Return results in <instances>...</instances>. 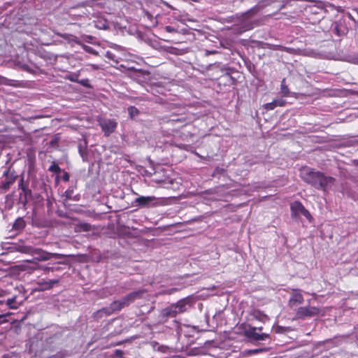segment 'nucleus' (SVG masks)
I'll return each instance as SVG.
<instances>
[{
  "instance_id": "f257e3e1",
  "label": "nucleus",
  "mask_w": 358,
  "mask_h": 358,
  "mask_svg": "<svg viewBox=\"0 0 358 358\" xmlns=\"http://www.w3.org/2000/svg\"><path fill=\"white\" fill-rule=\"evenodd\" d=\"M300 176L304 182L317 189L326 190L335 182L333 177L325 176L323 173L310 167H303L300 171Z\"/></svg>"
},
{
  "instance_id": "f03ea898",
  "label": "nucleus",
  "mask_w": 358,
  "mask_h": 358,
  "mask_svg": "<svg viewBox=\"0 0 358 358\" xmlns=\"http://www.w3.org/2000/svg\"><path fill=\"white\" fill-rule=\"evenodd\" d=\"M258 11L259 8L255 6L243 13L238 18V22L231 27L232 32L235 34L240 35L255 27L260 26L262 24V20L261 19L253 18Z\"/></svg>"
},
{
  "instance_id": "7ed1b4c3",
  "label": "nucleus",
  "mask_w": 358,
  "mask_h": 358,
  "mask_svg": "<svg viewBox=\"0 0 358 358\" xmlns=\"http://www.w3.org/2000/svg\"><path fill=\"white\" fill-rule=\"evenodd\" d=\"M258 11L259 8L255 6L243 13L238 18V22L231 27L232 32L235 34L240 35L255 27L260 26L262 24V20L261 19L253 18Z\"/></svg>"
},
{
  "instance_id": "20e7f679",
  "label": "nucleus",
  "mask_w": 358,
  "mask_h": 358,
  "mask_svg": "<svg viewBox=\"0 0 358 358\" xmlns=\"http://www.w3.org/2000/svg\"><path fill=\"white\" fill-rule=\"evenodd\" d=\"M17 250L22 253L36 255L35 259L38 261H47L52 258L59 259L64 257L62 254L48 252L41 248H35L32 246L24 245H18Z\"/></svg>"
},
{
  "instance_id": "39448f33",
  "label": "nucleus",
  "mask_w": 358,
  "mask_h": 358,
  "mask_svg": "<svg viewBox=\"0 0 358 358\" xmlns=\"http://www.w3.org/2000/svg\"><path fill=\"white\" fill-rule=\"evenodd\" d=\"M244 336L251 342L265 341L269 338V334L257 332V328L248 325L243 329Z\"/></svg>"
},
{
  "instance_id": "423d86ee",
  "label": "nucleus",
  "mask_w": 358,
  "mask_h": 358,
  "mask_svg": "<svg viewBox=\"0 0 358 358\" xmlns=\"http://www.w3.org/2000/svg\"><path fill=\"white\" fill-rule=\"evenodd\" d=\"M129 71V76L138 83L143 84L150 80V73L148 71L136 69L135 68H130Z\"/></svg>"
},
{
  "instance_id": "0eeeda50",
  "label": "nucleus",
  "mask_w": 358,
  "mask_h": 358,
  "mask_svg": "<svg viewBox=\"0 0 358 358\" xmlns=\"http://www.w3.org/2000/svg\"><path fill=\"white\" fill-rule=\"evenodd\" d=\"M320 313V308L315 306H303L298 308L296 317L298 319L304 320L306 317H312Z\"/></svg>"
},
{
  "instance_id": "6e6552de",
  "label": "nucleus",
  "mask_w": 358,
  "mask_h": 358,
  "mask_svg": "<svg viewBox=\"0 0 358 358\" xmlns=\"http://www.w3.org/2000/svg\"><path fill=\"white\" fill-rule=\"evenodd\" d=\"M17 176L9 171H5L3 177L0 178V189L4 191L8 190L10 185L16 180Z\"/></svg>"
},
{
  "instance_id": "1a4fd4ad",
  "label": "nucleus",
  "mask_w": 358,
  "mask_h": 358,
  "mask_svg": "<svg viewBox=\"0 0 358 358\" xmlns=\"http://www.w3.org/2000/svg\"><path fill=\"white\" fill-rule=\"evenodd\" d=\"M146 292L144 289H138L127 294L121 299L124 307L129 306L131 303L134 302L136 299H142L143 294Z\"/></svg>"
},
{
  "instance_id": "9d476101",
  "label": "nucleus",
  "mask_w": 358,
  "mask_h": 358,
  "mask_svg": "<svg viewBox=\"0 0 358 358\" xmlns=\"http://www.w3.org/2000/svg\"><path fill=\"white\" fill-rule=\"evenodd\" d=\"M291 210L292 215H302L307 219L311 218V215L309 211L305 208L303 205L300 201H295L291 205Z\"/></svg>"
},
{
  "instance_id": "9b49d317",
  "label": "nucleus",
  "mask_w": 358,
  "mask_h": 358,
  "mask_svg": "<svg viewBox=\"0 0 358 358\" xmlns=\"http://www.w3.org/2000/svg\"><path fill=\"white\" fill-rule=\"evenodd\" d=\"M18 186L22 190L20 196V201L24 206L28 201V198L31 196V190L24 183L23 178H20Z\"/></svg>"
},
{
  "instance_id": "f8f14e48",
  "label": "nucleus",
  "mask_w": 358,
  "mask_h": 358,
  "mask_svg": "<svg viewBox=\"0 0 358 358\" xmlns=\"http://www.w3.org/2000/svg\"><path fill=\"white\" fill-rule=\"evenodd\" d=\"M99 124L106 136L114 132L117 127V122L114 120H103L100 122Z\"/></svg>"
},
{
  "instance_id": "ddd939ff",
  "label": "nucleus",
  "mask_w": 358,
  "mask_h": 358,
  "mask_svg": "<svg viewBox=\"0 0 358 358\" xmlns=\"http://www.w3.org/2000/svg\"><path fill=\"white\" fill-rule=\"evenodd\" d=\"M194 303V299L191 296H187L184 299L179 300L177 303H174L178 313H182L187 310V306L190 307Z\"/></svg>"
},
{
  "instance_id": "4468645a",
  "label": "nucleus",
  "mask_w": 358,
  "mask_h": 358,
  "mask_svg": "<svg viewBox=\"0 0 358 358\" xmlns=\"http://www.w3.org/2000/svg\"><path fill=\"white\" fill-rule=\"evenodd\" d=\"M156 200L153 196H140L134 200L135 206L140 208H149L152 206V202Z\"/></svg>"
},
{
  "instance_id": "2eb2a0df",
  "label": "nucleus",
  "mask_w": 358,
  "mask_h": 358,
  "mask_svg": "<svg viewBox=\"0 0 358 358\" xmlns=\"http://www.w3.org/2000/svg\"><path fill=\"white\" fill-rule=\"evenodd\" d=\"M179 314L174 303L163 308L160 313V317L162 319L172 318L176 317Z\"/></svg>"
},
{
  "instance_id": "dca6fc26",
  "label": "nucleus",
  "mask_w": 358,
  "mask_h": 358,
  "mask_svg": "<svg viewBox=\"0 0 358 358\" xmlns=\"http://www.w3.org/2000/svg\"><path fill=\"white\" fill-rule=\"evenodd\" d=\"M303 297L302 294L300 293V290L294 289L289 301V303L290 306H294L296 304L302 303L303 302Z\"/></svg>"
},
{
  "instance_id": "f3484780",
  "label": "nucleus",
  "mask_w": 358,
  "mask_h": 358,
  "mask_svg": "<svg viewBox=\"0 0 358 358\" xmlns=\"http://www.w3.org/2000/svg\"><path fill=\"white\" fill-rule=\"evenodd\" d=\"M266 45L268 48L272 49V50H280L285 51V52H287L290 54H295L296 52V50L292 48H287V47H284V46H282L280 45H273V44H270V43H266Z\"/></svg>"
},
{
  "instance_id": "a211bd4d",
  "label": "nucleus",
  "mask_w": 358,
  "mask_h": 358,
  "mask_svg": "<svg viewBox=\"0 0 358 358\" xmlns=\"http://www.w3.org/2000/svg\"><path fill=\"white\" fill-rule=\"evenodd\" d=\"M286 103V101L284 99H275L271 103H268L265 105L266 110H273L277 106H283Z\"/></svg>"
},
{
  "instance_id": "6ab92c4d",
  "label": "nucleus",
  "mask_w": 358,
  "mask_h": 358,
  "mask_svg": "<svg viewBox=\"0 0 358 358\" xmlns=\"http://www.w3.org/2000/svg\"><path fill=\"white\" fill-rule=\"evenodd\" d=\"M110 308L113 313L120 311L122 308H125L122 300H116L110 304Z\"/></svg>"
},
{
  "instance_id": "aec40b11",
  "label": "nucleus",
  "mask_w": 358,
  "mask_h": 358,
  "mask_svg": "<svg viewBox=\"0 0 358 358\" xmlns=\"http://www.w3.org/2000/svg\"><path fill=\"white\" fill-rule=\"evenodd\" d=\"M252 315L256 320H258L263 322L268 320V316L259 310H254Z\"/></svg>"
},
{
  "instance_id": "412c9836",
  "label": "nucleus",
  "mask_w": 358,
  "mask_h": 358,
  "mask_svg": "<svg viewBox=\"0 0 358 358\" xmlns=\"http://www.w3.org/2000/svg\"><path fill=\"white\" fill-rule=\"evenodd\" d=\"M26 226L25 222L22 217H18L15 221L13 228L15 230H22Z\"/></svg>"
},
{
  "instance_id": "4be33fe9",
  "label": "nucleus",
  "mask_w": 358,
  "mask_h": 358,
  "mask_svg": "<svg viewBox=\"0 0 358 358\" xmlns=\"http://www.w3.org/2000/svg\"><path fill=\"white\" fill-rule=\"evenodd\" d=\"M59 37L64 38V40L69 41H74L77 42V37L74 36L69 34H61V33H57L56 34Z\"/></svg>"
},
{
  "instance_id": "5701e85b",
  "label": "nucleus",
  "mask_w": 358,
  "mask_h": 358,
  "mask_svg": "<svg viewBox=\"0 0 358 358\" xmlns=\"http://www.w3.org/2000/svg\"><path fill=\"white\" fill-rule=\"evenodd\" d=\"M127 110H128V113H129V117L131 119L134 118L139 114L138 109L137 108H136L135 106H129Z\"/></svg>"
},
{
  "instance_id": "b1692460",
  "label": "nucleus",
  "mask_w": 358,
  "mask_h": 358,
  "mask_svg": "<svg viewBox=\"0 0 358 358\" xmlns=\"http://www.w3.org/2000/svg\"><path fill=\"white\" fill-rule=\"evenodd\" d=\"M280 91L285 96H287L289 94V88L285 83V79H282L281 81Z\"/></svg>"
},
{
  "instance_id": "393cba45",
  "label": "nucleus",
  "mask_w": 358,
  "mask_h": 358,
  "mask_svg": "<svg viewBox=\"0 0 358 358\" xmlns=\"http://www.w3.org/2000/svg\"><path fill=\"white\" fill-rule=\"evenodd\" d=\"M48 171L50 172H52V173H57V174L60 173L62 171L61 168L59 166V165L55 162H53L52 163V164L50 166V167L48 169Z\"/></svg>"
},
{
  "instance_id": "a878e982",
  "label": "nucleus",
  "mask_w": 358,
  "mask_h": 358,
  "mask_svg": "<svg viewBox=\"0 0 358 358\" xmlns=\"http://www.w3.org/2000/svg\"><path fill=\"white\" fill-rule=\"evenodd\" d=\"M78 148L79 154L80 155V156L82 157H84V154L85 152L86 148H87V142L85 141L83 144V143H79L78 145Z\"/></svg>"
},
{
  "instance_id": "bb28decb",
  "label": "nucleus",
  "mask_w": 358,
  "mask_h": 358,
  "mask_svg": "<svg viewBox=\"0 0 358 358\" xmlns=\"http://www.w3.org/2000/svg\"><path fill=\"white\" fill-rule=\"evenodd\" d=\"M95 27L99 29L106 30L109 29V26L106 22H98L96 23Z\"/></svg>"
},
{
  "instance_id": "cd10ccee",
  "label": "nucleus",
  "mask_w": 358,
  "mask_h": 358,
  "mask_svg": "<svg viewBox=\"0 0 358 358\" xmlns=\"http://www.w3.org/2000/svg\"><path fill=\"white\" fill-rule=\"evenodd\" d=\"M180 289L173 287L171 289H163L159 292V294H172L173 293L179 291Z\"/></svg>"
},
{
  "instance_id": "c85d7f7f",
  "label": "nucleus",
  "mask_w": 358,
  "mask_h": 358,
  "mask_svg": "<svg viewBox=\"0 0 358 358\" xmlns=\"http://www.w3.org/2000/svg\"><path fill=\"white\" fill-rule=\"evenodd\" d=\"M288 329H289V328H287V327H281V326H278V325L273 328L274 331L277 334L285 333L287 331Z\"/></svg>"
},
{
  "instance_id": "c756f323",
  "label": "nucleus",
  "mask_w": 358,
  "mask_h": 358,
  "mask_svg": "<svg viewBox=\"0 0 358 358\" xmlns=\"http://www.w3.org/2000/svg\"><path fill=\"white\" fill-rule=\"evenodd\" d=\"M105 57L110 60H112L115 62V64H118V60L116 59L115 55L110 51H107L105 54Z\"/></svg>"
},
{
  "instance_id": "7c9ffc66",
  "label": "nucleus",
  "mask_w": 358,
  "mask_h": 358,
  "mask_svg": "<svg viewBox=\"0 0 358 358\" xmlns=\"http://www.w3.org/2000/svg\"><path fill=\"white\" fill-rule=\"evenodd\" d=\"M66 78L71 82L78 83V75L71 73L66 76Z\"/></svg>"
},
{
  "instance_id": "2f4dec72",
  "label": "nucleus",
  "mask_w": 358,
  "mask_h": 358,
  "mask_svg": "<svg viewBox=\"0 0 358 358\" xmlns=\"http://www.w3.org/2000/svg\"><path fill=\"white\" fill-rule=\"evenodd\" d=\"M103 316H105V315L102 313L101 309L98 310L97 311L94 313L92 315V317L94 320H99L101 318H102Z\"/></svg>"
},
{
  "instance_id": "473e14b6",
  "label": "nucleus",
  "mask_w": 358,
  "mask_h": 358,
  "mask_svg": "<svg viewBox=\"0 0 358 358\" xmlns=\"http://www.w3.org/2000/svg\"><path fill=\"white\" fill-rule=\"evenodd\" d=\"M59 282L58 280H50L45 283L44 289H50L52 286Z\"/></svg>"
},
{
  "instance_id": "72a5a7b5",
  "label": "nucleus",
  "mask_w": 358,
  "mask_h": 358,
  "mask_svg": "<svg viewBox=\"0 0 358 358\" xmlns=\"http://www.w3.org/2000/svg\"><path fill=\"white\" fill-rule=\"evenodd\" d=\"M101 310L105 316H109L113 314L110 306L104 307L101 308Z\"/></svg>"
},
{
  "instance_id": "f704fd0d",
  "label": "nucleus",
  "mask_w": 358,
  "mask_h": 358,
  "mask_svg": "<svg viewBox=\"0 0 358 358\" xmlns=\"http://www.w3.org/2000/svg\"><path fill=\"white\" fill-rule=\"evenodd\" d=\"M73 189H69L66 190L64 193V196L66 197V199H71L73 197Z\"/></svg>"
},
{
  "instance_id": "c9c22d12",
  "label": "nucleus",
  "mask_w": 358,
  "mask_h": 358,
  "mask_svg": "<svg viewBox=\"0 0 358 358\" xmlns=\"http://www.w3.org/2000/svg\"><path fill=\"white\" fill-rule=\"evenodd\" d=\"M78 83H80L83 86L88 87V88H91L92 87L91 85L90 84V80L88 79H87V78L86 79L79 80H78Z\"/></svg>"
},
{
  "instance_id": "e433bc0d",
  "label": "nucleus",
  "mask_w": 358,
  "mask_h": 358,
  "mask_svg": "<svg viewBox=\"0 0 358 358\" xmlns=\"http://www.w3.org/2000/svg\"><path fill=\"white\" fill-rule=\"evenodd\" d=\"M124 355V352L119 349H117L113 352V357L115 358H123V355Z\"/></svg>"
},
{
  "instance_id": "4c0bfd02",
  "label": "nucleus",
  "mask_w": 358,
  "mask_h": 358,
  "mask_svg": "<svg viewBox=\"0 0 358 358\" xmlns=\"http://www.w3.org/2000/svg\"><path fill=\"white\" fill-rule=\"evenodd\" d=\"M83 49L87 52H89V53H91L92 55H97V52L93 49L92 47L90 46H88V45H83Z\"/></svg>"
},
{
  "instance_id": "58836bf2",
  "label": "nucleus",
  "mask_w": 358,
  "mask_h": 358,
  "mask_svg": "<svg viewBox=\"0 0 358 358\" xmlns=\"http://www.w3.org/2000/svg\"><path fill=\"white\" fill-rule=\"evenodd\" d=\"M80 228L84 231H89L92 230V226L90 224H88V223H82V224H80Z\"/></svg>"
},
{
  "instance_id": "ea45409f",
  "label": "nucleus",
  "mask_w": 358,
  "mask_h": 358,
  "mask_svg": "<svg viewBox=\"0 0 358 358\" xmlns=\"http://www.w3.org/2000/svg\"><path fill=\"white\" fill-rule=\"evenodd\" d=\"M41 269H42L43 271L46 272V273L49 272V271H55V268L53 266H41Z\"/></svg>"
},
{
  "instance_id": "a19ab883",
  "label": "nucleus",
  "mask_w": 358,
  "mask_h": 358,
  "mask_svg": "<svg viewBox=\"0 0 358 358\" xmlns=\"http://www.w3.org/2000/svg\"><path fill=\"white\" fill-rule=\"evenodd\" d=\"M165 30L169 33H174V32L177 31L176 29L173 27H171V26H166Z\"/></svg>"
},
{
  "instance_id": "79ce46f5",
  "label": "nucleus",
  "mask_w": 358,
  "mask_h": 358,
  "mask_svg": "<svg viewBox=\"0 0 358 358\" xmlns=\"http://www.w3.org/2000/svg\"><path fill=\"white\" fill-rule=\"evenodd\" d=\"M69 173L66 172V171H63V176H62V180L65 182H68L69 180Z\"/></svg>"
},
{
  "instance_id": "37998d69",
  "label": "nucleus",
  "mask_w": 358,
  "mask_h": 358,
  "mask_svg": "<svg viewBox=\"0 0 358 358\" xmlns=\"http://www.w3.org/2000/svg\"><path fill=\"white\" fill-rule=\"evenodd\" d=\"M14 301H15V298L8 299L7 300V304L8 306H10V307L12 308H16L15 306L12 305V303L14 302Z\"/></svg>"
},
{
  "instance_id": "c03bdc74",
  "label": "nucleus",
  "mask_w": 358,
  "mask_h": 358,
  "mask_svg": "<svg viewBox=\"0 0 358 358\" xmlns=\"http://www.w3.org/2000/svg\"><path fill=\"white\" fill-rule=\"evenodd\" d=\"M58 140H59V138H58L57 137H55V138H53L50 141V144L51 145H56V144L57 143Z\"/></svg>"
},
{
  "instance_id": "a18cd8bd",
  "label": "nucleus",
  "mask_w": 358,
  "mask_h": 358,
  "mask_svg": "<svg viewBox=\"0 0 358 358\" xmlns=\"http://www.w3.org/2000/svg\"><path fill=\"white\" fill-rule=\"evenodd\" d=\"M334 31L338 35V36H340L341 35V33H340V31H339V29H338V24H336L335 25V27L334 29Z\"/></svg>"
},
{
  "instance_id": "49530a36",
  "label": "nucleus",
  "mask_w": 358,
  "mask_h": 358,
  "mask_svg": "<svg viewBox=\"0 0 358 358\" xmlns=\"http://www.w3.org/2000/svg\"><path fill=\"white\" fill-rule=\"evenodd\" d=\"M7 79L3 76H0V85L1 84H6Z\"/></svg>"
},
{
  "instance_id": "de8ad7c7",
  "label": "nucleus",
  "mask_w": 358,
  "mask_h": 358,
  "mask_svg": "<svg viewBox=\"0 0 358 358\" xmlns=\"http://www.w3.org/2000/svg\"><path fill=\"white\" fill-rule=\"evenodd\" d=\"M22 69L27 71H29V72L31 71V70L27 64L22 65Z\"/></svg>"
},
{
  "instance_id": "09e8293b",
  "label": "nucleus",
  "mask_w": 358,
  "mask_h": 358,
  "mask_svg": "<svg viewBox=\"0 0 358 358\" xmlns=\"http://www.w3.org/2000/svg\"><path fill=\"white\" fill-rule=\"evenodd\" d=\"M145 15H146V16H147L149 19H152V15L149 12H146V13H145Z\"/></svg>"
},
{
  "instance_id": "8fccbe9b",
  "label": "nucleus",
  "mask_w": 358,
  "mask_h": 358,
  "mask_svg": "<svg viewBox=\"0 0 358 358\" xmlns=\"http://www.w3.org/2000/svg\"><path fill=\"white\" fill-rule=\"evenodd\" d=\"M257 332L262 333V327H257Z\"/></svg>"
},
{
  "instance_id": "3c124183",
  "label": "nucleus",
  "mask_w": 358,
  "mask_h": 358,
  "mask_svg": "<svg viewBox=\"0 0 358 358\" xmlns=\"http://www.w3.org/2000/svg\"><path fill=\"white\" fill-rule=\"evenodd\" d=\"M55 268V271H58L59 269V266H53Z\"/></svg>"
},
{
  "instance_id": "603ef678",
  "label": "nucleus",
  "mask_w": 358,
  "mask_h": 358,
  "mask_svg": "<svg viewBox=\"0 0 358 358\" xmlns=\"http://www.w3.org/2000/svg\"><path fill=\"white\" fill-rule=\"evenodd\" d=\"M3 145L0 143V148L2 150L3 149Z\"/></svg>"
},
{
  "instance_id": "864d4df0",
  "label": "nucleus",
  "mask_w": 358,
  "mask_h": 358,
  "mask_svg": "<svg viewBox=\"0 0 358 358\" xmlns=\"http://www.w3.org/2000/svg\"><path fill=\"white\" fill-rule=\"evenodd\" d=\"M165 4H166L167 6H169V7H170V8H171V6L169 5V3H165Z\"/></svg>"
},
{
  "instance_id": "5fc2aeb1",
  "label": "nucleus",
  "mask_w": 358,
  "mask_h": 358,
  "mask_svg": "<svg viewBox=\"0 0 358 358\" xmlns=\"http://www.w3.org/2000/svg\"><path fill=\"white\" fill-rule=\"evenodd\" d=\"M357 142H358V141H357Z\"/></svg>"
}]
</instances>
